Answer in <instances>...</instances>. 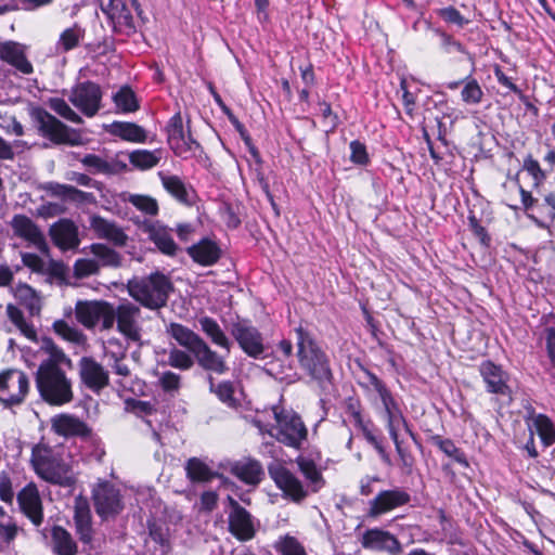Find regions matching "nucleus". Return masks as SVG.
<instances>
[{"mask_svg": "<svg viewBox=\"0 0 555 555\" xmlns=\"http://www.w3.org/2000/svg\"><path fill=\"white\" fill-rule=\"evenodd\" d=\"M41 349L47 353L35 374L40 398L50 405L61 406L74 399L73 380L68 376L73 362L51 339H44Z\"/></svg>", "mask_w": 555, "mask_h": 555, "instance_id": "nucleus-1", "label": "nucleus"}, {"mask_svg": "<svg viewBox=\"0 0 555 555\" xmlns=\"http://www.w3.org/2000/svg\"><path fill=\"white\" fill-rule=\"evenodd\" d=\"M127 289L129 295L143 307L158 310L167 305L172 284L165 274L156 272L145 278L129 280Z\"/></svg>", "mask_w": 555, "mask_h": 555, "instance_id": "nucleus-2", "label": "nucleus"}, {"mask_svg": "<svg viewBox=\"0 0 555 555\" xmlns=\"http://www.w3.org/2000/svg\"><path fill=\"white\" fill-rule=\"evenodd\" d=\"M297 358L300 366L315 380L331 377V370L324 352L317 346L310 334L301 326L295 328Z\"/></svg>", "mask_w": 555, "mask_h": 555, "instance_id": "nucleus-3", "label": "nucleus"}, {"mask_svg": "<svg viewBox=\"0 0 555 555\" xmlns=\"http://www.w3.org/2000/svg\"><path fill=\"white\" fill-rule=\"evenodd\" d=\"M31 463L36 473L46 481L64 487H70L75 482L69 466L46 444H37L33 449Z\"/></svg>", "mask_w": 555, "mask_h": 555, "instance_id": "nucleus-4", "label": "nucleus"}, {"mask_svg": "<svg viewBox=\"0 0 555 555\" xmlns=\"http://www.w3.org/2000/svg\"><path fill=\"white\" fill-rule=\"evenodd\" d=\"M275 420V433L271 436L287 447L299 449L307 440L308 430L301 417L293 410L275 405L272 409Z\"/></svg>", "mask_w": 555, "mask_h": 555, "instance_id": "nucleus-5", "label": "nucleus"}, {"mask_svg": "<svg viewBox=\"0 0 555 555\" xmlns=\"http://www.w3.org/2000/svg\"><path fill=\"white\" fill-rule=\"evenodd\" d=\"M384 410L388 416V429L391 439L395 442L398 455L405 467H411L413 457L405 448V442L412 436L410 428L401 413L395 404L390 395L384 388Z\"/></svg>", "mask_w": 555, "mask_h": 555, "instance_id": "nucleus-6", "label": "nucleus"}, {"mask_svg": "<svg viewBox=\"0 0 555 555\" xmlns=\"http://www.w3.org/2000/svg\"><path fill=\"white\" fill-rule=\"evenodd\" d=\"M31 117L40 133L56 144L80 145L82 138L79 132L67 127L41 107L31 109Z\"/></svg>", "mask_w": 555, "mask_h": 555, "instance_id": "nucleus-7", "label": "nucleus"}, {"mask_svg": "<svg viewBox=\"0 0 555 555\" xmlns=\"http://www.w3.org/2000/svg\"><path fill=\"white\" fill-rule=\"evenodd\" d=\"M112 327L116 323L117 331L132 343H141L143 337L141 309L131 301H122L117 307L112 305Z\"/></svg>", "mask_w": 555, "mask_h": 555, "instance_id": "nucleus-8", "label": "nucleus"}, {"mask_svg": "<svg viewBox=\"0 0 555 555\" xmlns=\"http://www.w3.org/2000/svg\"><path fill=\"white\" fill-rule=\"evenodd\" d=\"M92 499L95 512L103 520L114 519L125 507L119 488L108 481L96 483Z\"/></svg>", "mask_w": 555, "mask_h": 555, "instance_id": "nucleus-9", "label": "nucleus"}, {"mask_svg": "<svg viewBox=\"0 0 555 555\" xmlns=\"http://www.w3.org/2000/svg\"><path fill=\"white\" fill-rule=\"evenodd\" d=\"M29 391V378L20 370L0 373V402L5 408L20 405Z\"/></svg>", "mask_w": 555, "mask_h": 555, "instance_id": "nucleus-10", "label": "nucleus"}, {"mask_svg": "<svg viewBox=\"0 0 555 555\" xmlns=\"http://www.w3.org/2000/svg\"><path fill=\"white\" fill-rule=\"evenodd\" d=\"M103 92L93 81H83L72 88L68 100L86 117L95 116L102 107Z\"/></svg>", "mask_w": 555, "mask_h": 555, "instance_id": "nucleus-11", "label": "nucleus"}, {"mask_svg": "<svg viewBox=\"0 0 555 555\" xmlns=\"http://www.w3.org/2000/svg\"><path fill=\"white\" fill-rule=\"evenodd\" d=\"M77 321L87 328H93L99 321L103 330L112 328V304L103 300H78L75 306Z\"/></svg>", "mask_w": 555, "mask_h": 555, "instance_id": "nucleus-12", "label": "nucleus"}, {"mask_svg": "<svg viewBox=\"0 0 555 555\" xmlns=\"http://www.w3.org/2000/svg\"><path fill=\"white\" fill-rule=\"evenodd\" d=\"M231 334L247 356L257 359L263 353V338L255 326L245 321H238L232 324Z\"/></svg>", "mask_w": 555, "mask_h": 555, "instance_id": "nucleus-13", "label": "nucleus"}, {"mask_svg": "<svg viewBox=\"0 0 555 555\" xmlns=\"http://www.w3.org/2000/svg\"><path fill=\"white\" fill-rule=\"evenodd\" d=\"M140 230L147 234L149 240L155 244L157 249L167 256H175L178 245L175 243L171 230L160 221L147 220L138 221Z\"/></svg>", "mask_w": 555, "mask_h": 555, "instance_id": "nucleus-14", "label": "nucleus"}, {"mask_svg": "<svg viewBox=\"0 0 555 555\" xmlns=\"http://www.w3.org/2000/svg\"><path fill=\"white\" fill-rule=\"evenodd\" d=\"M231 512L229 513V530L240 541L251 540L255 535L253 516L242 507L233 498L229 496Z\"/></svg>", "mask_w": 555, "mask_h": 555, "instance_id": "nucleus-15", "label": "nucleus"}, {"mask_svg": "<svg viewBox=\"0 0 555 555\" xmlns=\"http://www.w3.org/2000/svg\"><path fill=\"white\" fill-rule=\"evenodd\" d=\"M79 373L83 385L99 393L109 384V374L105 367L93 358L83 357L79 361Z\"/></svg>", "mask_w": 555, "mask_h": 555, "instance_id": "nucleus-16", "label": "nucleus"}, {"mask_svg": "<svg viewBox=\"0 0 555 555\" xmlns=\"http://www.w3.org/2000/svg\"><path fill=\"white\" fill-rule=\"evenodd\" d=\"M168 143L176 155L185 156L197 146L196 141L189 131L184 130L180 113L175 114L167 125Z\"/></svg>", "mask_w": 555, "mask_h": 555, "instance_id": "nucleus-17", "label": "nucleus"}, {"mask_svg": "<svg viewBox=\"0 0 555 555\" xmlns=\"http://www.w3.org/2000/svg\"><path fill=\"white\" fill-rule=\"evenodd\" d=\"M10 225L15 236L24 240L28 245L34 246L40 251H47L48 246L46 237L37 224L25 215H15Z\"/></svg>", "mask_w": 555, "mask_h": 555, "instance_id": "nucleus-18", "label": "nucleus"}, {"mask_svg": "<svg viewBox=\"0 0 555 555\" xmlns=\"http://www.w3.org/2000/svg\"><path fill=\"white\" fill-rule=\"evenodd\" d=\"M269 475L286 496L294 501H300L306 496L301 482L281 463H273L269 466Z\"/></svg>", "mask_w": 555, "mask_h": 555, "instance_id": "nucleus-19", "label": "nucleus"}, {"mask_svg": "<svg viewBox=\"0 0 555 555\" xmlns=\"http://www.w3.org/2000/svg\"><path fill=\"white\" fill-rule=\"evenodd\" d=\"M17 502L22 513L35 525L40 526L43 520L42 502L39 491L34 483L26 485L17 493Z\"/></svg>", "mask_w": 555, "mask_h": 555, "instance_id": "nucleus-20", "label": "nucleus"}, {"mask_svg": "<svg viewBox=\"0 0 555 555\" xmlns=\"http://www.w3.org/2000/svg\"><path fill=\"white\" fill-rule=\"evenodd\" d=\"M50 236L60 249H76L80 244L77 225L68 219H61L50 228Z\"/></svg>", "mask_w": 555, "mask_h": 555, "instance_id": "nucleus-21", "label": "nucleus"}, {"mask_svg": "<svg viewBox=\"0 0 555 555\" xmlns=\"http://www.w3.org/2000/svg\"><path fill=\"white\" fill-rule=\"evenodd\" d=\"M90 228L99 238L106 240L115 246L122 247L128 242V235L116 222L101 216L90 218Z\"/></svg>", "mask_w": 555, "mask_h": 555, "instance_id": "nucleus-22", "label": "nucleus"}, {"mask_svg": "<svg viewBox=\"0 0 555 555\" xmlns=\"http://www.w3.org/2000/svg\"><path fill=\"white\" fill-rule=\"evenodd\" d=\"M0 60L9 63L25 75L34 72L31 63L26 57L25 47L18 42H0Z\"/></svg>", "mask_w": 555, "mask_h": 555, "instance_id": "nucleus-23", "label": "nucleus"}, {"mask_svg": "<svg viewBox=\"0 0 555 555\" xmlns=\"http://www.w3.org/2000/svg\"><path fill=\"white\" fill-rule=\"evenodd\" d=\"M276 361L267 363L268 373L281 379L291 377L288 371H292L293 344L291 340L283 339L276 346L274 351Z\"/></svg>", "mask_w": 555, "mask_h": 555, "instance_id": "nucleus-24", "label": "nucleus"}, {"mask_svg": "<svg viewBox=\"0 0 555 555\" xmlns=\"http://www.w3.org/2000/svg\"><path fill=\"white\" fill-rule=\"evenodd\" d=\"M231 473L241 481L257 486L264 476L262 465L254 459H243L231 465Z\"/></svg>", "mask_w": 555, "mask_h": 555, "instance_id": "nucleus-25", "label": "nucleus"}, {"mask_svg": "<svg viewBox=\"0 0 555 555\" xmlns=\"http://www.w3.org/2000/svg\"><path fill=\"white\" fill-rule=\"evenodd\" d=\"M190 257L201 266H212L215 264L221 255V250L216 242L209 238H203L198 243L188 248Z\"/></svg>", "mask_w": 555, "mask_h": 555, "instance_id": "nucleus-26", "label": "nucleus"}, {"mask_svg": "<svg viewBox=\"0 0 555 555\" xmlns=\"http://www.w3.org/2000/svg\"><path fill=\"white\" fill-rule=\"evenodd\" d=\"M197 363L206 371L223 374L228 371L224 359L214 351L205 340L192 353Z\"/></svg>", "mask_w": 555, "mask_h": 555, "instance_id": "nucleus-27", "label": "nucleus"}, {"mask_svg": "<svg viewBox=\"0 0 555 555\" xmlns=\"http://www.w3.org/2000/svg\"><path fill=\"white\" fill-rule=\"evenodd\" d=\"M99 5L114 25L132 26L131 11L121 0H99Z\"/></svg>", "mask_w": 555, "mask_h": 555, "instance_id": "nucleus-28", "label": "nucleus"}, {"mask_svg": "<svg viewBox=\"0 0 555 555\" xmlns=\"http://www.w3.org/2000/svg\"><path fill=\"white\" fill-rule=\"evenodd\" d=\"M166 333L191 353H193L204 340L191 328L176 322H171L166 326Z\"/></svg>", "mask_w": 555, "mask_h": 555, "instance_id": "nucleus-29", "label": "nucleus"}, {"mask_svg": "<svg viewBox=\"0 0 555 555\" xmlns=\"http://www.w3.org/2000/svg\"><path fill=\"white\" fill-rule=\"evenodd\" d=\"M479 371L489 392L499 395L507 392L508 387L503 378V371L500 366L491 361H486L481 363Z\"/></svg>", "mask_w": 555, "mask_h": 555, "instance_id": "nucleus-30", "label": "nucleus"}, {"mask_svg": "<svg viewBox=\"0 0 555 555\" xmlns=\"http://www.w3.org/2000/svg\"><path fill=\"white\" fill-rule=\"evenodd\" d=\"M52 429L56 434L65 437L86 436L88 434V428L82 421L67 414L53 417Z\"/></svg>", "mask_w": 555, "mask_h": 555, "instance_id": "nucleus-31", "label": "nucleus"}, {"mask_svg": "<svg viewBox=\"0 0 555 555\" xmlns=\"http://www.w3.org/2000/svg\"><path fill=\"white\" fill-rule=\"evenodd\" d=\"M146 551L150 555H168L169 541L167 529L156 525H149V539L145 541Z\"/></svg>", "mask_w": 555, "mask_h": 555, "instance_id": "nucleus-32", "label": "nucleus"}, {"mask_svg": "<svg viewBox=\"0 0 555 555\" xmlns=\"http://www.w3.org/2000/svg\"><path fill=\"white\" fill-rule=\"evenodd\" d=\"M198 324L202 332L211 340V343L230 352L231 341L218 322L210 317H201Z\"/></svg>", "mask_w": 555, "mask_h": 555, "instance_id": "nucleus-33", "label": "nucleus"}, {"mask_svg": "<svg viewBox=\"0 0 555 555\" xmlns=\"http://www.w3.org/2000/svg\"><path fill=\"white\" fill-rule=\"evenodd\" d=\"M74 521L80 541L90 543L92 539V522L90 508L86 503L76 504Z\"/></svg>", "mask_w": 555, "mask_h": 555, "instance_id": "nucleus-34", "label": "nucleus"}, {"mask_svg": "<svg viewBox=\"0 0 555 555\" xmlns=\"http://www.w3.org/2000/svg\"><path fill=\"white\" fill-rule=\"evenodd\" d=\"M163 188L178 202L190 203V190L182 179L175 175H168L163 171L158 172Z\"/></svg>", "mask_w": 555, "mask_h": 555, "instance_id": "nucleus-35", "label": "nucleus"}, {"mask_svg": "<svg viewBox=\"0 0 555 555\" xmlns=\"http://www.w3.org/2000/svg\"><path fill=\"white\" fill-rule=\"evenodd\" d=\"M52 547L57 555H76L77 544L72 534L60 526L52 529Z\"/></svg>", "mask_w": 555, "mask_h": 555, "instance_id": "nucleus-36", "label": "nucleus"}, {"mask_svg": "<svg viewBox=\"0 0 555 555\" xmlns=\"http://www.w3.org/2000/svg\"><path fill=\"white\" fill-rule=\"evenodd\" d=\"M111 133L126 141L143 143L146 140L145 130L133 122L114 121L111 125Z\"/></svg>", "mask_w": 555, "mask_h": 555, "instance_id": "nucleus-37", "label": "nucleus"}, {"mask_svg": "<svg viewBox=\"0 0 555 555\" xmlns=\"http://www.w3.org/2000/svg\"><path fill=\"white\" fill-rule=\"evenodd\" d=\"M89 248L94 261L99 262V269L101 267L117 268L121 266L122 257L120 254L107 245L95 243Z\"/></svg>", "mask_w": 555, "mask_h": 555, "instance_id": "nucleus-38", "label": "nucleus"}, {"mask_svg": "<svg viewBox=\"0 0 555 555\" xmlns=\"http://www.w3.org/2000/svg\"><path fill=\"white\" fill-rule=\"evenodd\" d=\"M128 159L133 167L140 170H149L159 163L162 151L135 150L128 154Z\"/></svg>", "mask_w": 555, "mask_h": 555, "instance_id": "nucleus-39", "label": "nucleus"}, {"mask_svg": "<svg viewBox=\"0 0 555 555\" xmlns=\"http://www.w3.org/2000/svg\"><path fill=\"white\" fill-rule=\"evenodd\" d=\"M15 298L27 308L30 314H38L41 309V298L37 292L27 284H18L14 289Z\"/></svg>", "mask_w": 555, "mask_h": 555, "instance_id": "nucleus-40", "label": "nucleus"}, {"mask_svg": "<svg viewBox=\"0 0 555 555\" xmlns=\"http://www.w3.org/2000/svg\"><path fill=\"white\" fill-rule=\"evenodd\" d=\"M49 190L55 196L63 199H68L77 203H90L93 201V195L76 189L73 185L53 183Z\"/></svg>", "mask_w": 555, "mask_h": 555, "instance_id": "nucleus-41", "label": "nucleus"}, {"mask_svg": "<svg viewBox=\"0 0 555 555\" xmlns=\"http://www.w3.org/2000/svg\"><path fill=\"white\" fill-rule=\"evenodd\" d=\"M53 330L62 339L76 346H83L87 341L86 335L66 321H55L53 323Z\"/></svg>", "mask_w": 555, "mask_h": 555, "instance_id": "nucleus-42", "label": "nucleus"}, {"mask_svg": "<svg viewBox=\"0 0 555 555\" xmlns=\"http://www.w3.org/2000/svg\"><path fill=\"white\" fill-rule=\"evenodd\" d=\"M85 36V30L80 28L78 25H74L69 28H66L60 35L59 41L56 43L57 52H68L75 49L80 40Z\"/></svg>", "mask_w": 555, "mask_h": 555, "instance_id": "nucleus-43", "label": "nucleus"}, {"mask_svg": "<svg viewBox=\"0 0 555 555\" xmlns=\"http://www.w3.org/2000/svg\"><path fill=\"white\" fill-rule=\"evenodd\" d=\"M533 426L545 448L554 443L555 426L548 416L544 414L535 415L533 417Z\"/></svg>", "mask_w": 555, "mask_h": 555, "instance_id": "nucleus-44", "label": "nucleus"}, {"mask_svg": "<svg viewBox=\"0 0 555 555\" xmlns=\"http://www.w3.org/2000/svg\"><path fill=\"white\" fill-rule=\"evenodd\" d=\"M297 463L300 472L312 486V490L318 491L323 486V478L315 463L304 456H299Z\"/></svg>", "mask_w": 555, "mask_h": 555, "instance_id": "nucleus-45", "label": "nucleus"}, {"mask_svg": "<svg viewBox=\"0 0 555 555\" xmlns=\"http://www.w3.org/2000/svg\"><path fill=\"white\" fill-rule=\"evenodd\" d=\"M113 101L122 113H133L139 108L134 92L127 86L121 87L114 95Z\"/></svg>", "mask_w": 555, "mask_h": 555, "instance_id": "nucleus-46", "label": "nucleus"}, {"mask_svg": "<svg viewBox=\"0 0 555 555\" xmlns=\"http://www.w3.org/2000/svg\"><path fill=\"white\" fill-rule=\"evenodd\" d=\"M7 314L10 321L16 326V328L28 339H36V330L31 324H29L25 318L23 312L13 305L7 306Z\"/></svg>", "mask_w": 555, "mask_h": 555, "instance_id": "nucleus-47", "label": "nucleus"}, {"mask_svg": "<svg viewBox=\"0 0 555 555\" xmlns=\"http://www.w3.org/2000/svg\"><path fill=\"white\" fill-rule=\"evenodd\" d=\"M127 202L134 206L141 212L154 217L158 214L159 207L157 201L150 195L129 194Z\"/></svg>", "mask_w": 555, "mask_h": 555, "instance_id": "nucleus-48", "label": "nucleus"}, {"mask_svg": "<svg viewBox=\"0 0 555 555\" xmlns=\"http://www.w3.org/2000/svg\"><path fill=\"white\" fill-rule=\"evenodd\" d=\"M483 91L475 78H465V85L461 91V99L469 105L479 104L482 101Z\"/></svg>", "mask_w": 555, "mask_h": 555, "instance_id": "nucleus-49", "label": "nucleus"}, {"mask_svg": "<svg viewBox=\"0 0 555 555\" xmlns=\"http://www.w3.org/2000/svg\"><path fill=\"white\" fill-rule=\"evenodd\" d=\"M49 107L61 117L65 118L68 121L74 124H82L83 119L79 114H77L64 99L61 98H51L48 101Z\"/></svg>", "mask_w": 555, "mask_h": 555, "instance_id": "nucleus-50", "label": "nucleus"}, {"mask_svg": "<svg viewBox=\"0 0 555 555\" xmlns=\"http://www.w3.org/2000/svg\"><path fill=\"white\" fill-rule=\"evenodd\" d=\"M274 547L281 555H307L305 546L289 534L281 537Z\"/></svg>", "mask_w": 555, "mask_h": 555, "instance_id": "nucleus-51", "label": "nucleus"}, {"mask_svg": "<svg viewBox=\"0 0 555 555\" xmlns=\"http://www.w3.org/2000/svg\"><path fill=\"white\" fill-rule=\"evenodd\" d=\"M185 470L188 477L193 481H208L212 477L208 466L196 457L188 461Z\"/></svg>", "mask_w": 555, "mask_h": 555, "instance_id": "nucleus-52", "label": "nucleus"}, {"mask_svg": "<svg viewBox=\"0 0 555 555\" xmlns=\"http://www.w3.org/2000/svg\"><path fill=\"white\" fill-rule=\"evenodd\" d=\"M210 390L216 393L218 399L229 408H236L237 400L234 397V387L231 382H222L218 385H210Z\"/></svg>", "mask_w": 555, "mask_h": 555, "instance_id": "nucleus-53", "label": "nucleus"}, {"mask_svg": "<svg viewBox=\"0 0 555 555\" xmlns=\"http://www.w3.org/2000/svg\"><path fill=\"white\" fill-rule=\"evenodd\" d=\"M410 502V494L403 490H384V513Z\"/></svg>", "mask_w": 555, "mask_h": 555, "instance_id": "nucleus-54", "label": "nucleus"}, {"mask_svg": "<svg viewBox=\"0 0 555 555\" xmlns=\"http://www.w3.org/2000/svg\"><path fill=\"white\" fill-rule=\"evenodd\" d=\"M168 364L175 369L185 371L193 366L194 360L186 351L172 348L168 354Z\"/></svg>", "mask_w": 555, "mask_h": 555, "instance_id": "nucleus-55", "label": "nucleus"}, {"mask_svg": "<svg viewBox=\"0 0 555 555\" xmlns=\"http://www.w3.org/2000/svg\"><path fill=\"white\" fill-rule=\"evenodd\" d=\"M81 163L94 173H112L115 169L114 165H108V160H105L95 154H88L83 156Z\"/></svg>", "mask_w": 555, "mask_h": 555, "instance_id": "nucleus-56", "label": "nucleus"}, {"mask_svg": "<svg viewBox=\"0 0 555 555\" xmlns=\"http://www.w3.org/2000/svg\"><path fill=\"white\" fill-rule=\"evenodd\" d=\"M99 262L94 259L81 258L74 263V273L77 278H87L99 272Z\"/></svg>", "mask_w": 555, "mask_h": 555, "instance_id": "nucleus-57", "label": "nucleus"}, {"mask_svg": "<svg viewBox=\"0 0 555 555\" xmlns=\"http://www.w3.org/2000/svg\"><path fill=\"white\" fill-rule=\"evenodd\" d=\"M522 168L533 178L534 186L540 185L546 179V173L541 169L539 162L531 155L524 159Z\"/></svg>", "mask_w": 555, "mask_h": 555, "instance_id": "nucleus-58", "label": "nucleus"}, {"mask_svg": "<svg viewBox=\"0 0 555 555\" xmlns=\"http://www.w3.org/2000/svg\"><path fill=\"white\" fill-rule=\"evenodd\" d=\"M467 219L469 229L473 232V234L479 240L482 246L489 247L491 243V237L488 234L486 228L480 224L479 220L473 214H470Z\"/></svg>", "mask_w": 555, "mask_h": 555, "instance_id": "nucleus-59", "label": "nucleus"}, {"mask_svg": "<svg viewBox=\"0 0 555 555\" xmlns=\"http://www.w3.org/2000/svg\"><path fill=\"white\" fill-rule=\"evenodd\" d=\"M14 499V491L12 480L8 472H0V500L4 503L12 504Z\"/></svg>", "mask_w": 555, "mask_h": 555, "instance_id": "nucleus-60", "label": "nucleus"}, {"mask_svg": "<svg viewBox=\"0 0 555 555\" xmlns=\"http://www.w3.org/2000/svg\"><path fill=\"white\" fill-rule=\"evenodd\" d=\"M0 127L9 134L21 137L24 134V128L14 116H0Z\"/></svg>", "mask_w": 555, "mask_h": 555, "instance_id": "nucleus-61", "label": "nucleus"}, {"mask_svg": "<svg viewBox=\"0 0 555 555\" xmlns=\"http://www.w3.org/2000/svg\"><path fill=\"white\" fill-rule=\"evenodd\" d=\"M441 452H443L447 456L451 457L463 467H468L469 464L465 453L460 448H457L451 439L447 442Z\"/></svg>", "mask_w": 555, "mask_h": 555, "instance_id": "nucleus-62", "label": "nucleus"}, {"mask_svg": "<svg viewBox=\"0 0 555 555\" xmlns=\"http://www.w3.org/2000/svg\"><path fill=\"white\" fill-rule=\"evenodd\" d=\"M159 384L165 391H173L180 387V375L167 371L159 377Z\"/></svg>", "mask_w": 555, "mask_h": 555, "instance_id": "nucleus-63", "label": "nucleus"}, {"mask_svg": "<svg viewBox=\"0 0 555 555\" xmlns=\"http://www.w3.org/2000/svg\"><path fill=\"white\" fill-rule=\"evenodd\" d=\"M17 533V526L15 522L11 520L10 517L7 519L0 520V537L7 541L11 542L15 539Z\"/></svg>", "mask_w": 555, "mask_h": 555, "instance_id": "nucleus-64", "label": "nucleus"}]
</instances>
